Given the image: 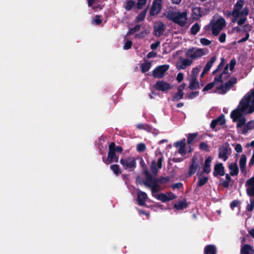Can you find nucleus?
I'll return each mask as SVG.
<instances>
[{"label": "nucleus", "instance_id": "nucleus-29", "mask_svg": "<svg viewBox=\"0 0 254 254\" xmlns=\"http://www.w3.org/2000/svg\"><path fill=\"white\" fill-rule=\"evenodd\" d=\"M192 15L194 19H198L202 15V12L199 7H195L192 8Z\"/></svg>", "mask_w": 254, "mask_h": 254}, {"label": "nucleus", "instance_id": "nucleus-4", "mask_svg": "<svg viewBox=\"0 0 254 254\" xmlns=\"http://www.w3.org/2000/svg\"><path fill=\"white\" fill-rule=\"evenodd\" d=\"M248 14L249 9L245 6L244 0H239L234 5L231 14L232 16L231 21L237 23L239 25H243L246 21Z\"/></svg>", "mask_w": 254, "mask_h": 254}, {"label": "nucleus", "instance_id": "nucleus-18", "mask_svg": "<svg viewBox=\"0 0 254 254\" xmlns=\"http://www.w3.org/2000/svg\"><path fill=\"white\" fill-rule=\"evenodd\" d=\"M192 63V61L188 58L187 59H181L178 63L177 67L179 69H184L190 66Z\"/></svg>", "mask_w": 254, "mask_h": 254}, {"label": "nucleus", "instance_id": "nucleus-57", "mask_svg": "<svg viewBox=\"0 0 254 254\" xmlns=\"http://www.w3.org/2000/svg\"><path fill=\"white\" fill-rule=\"evenodd\" d=\"M184 79V74L180 72L178 74L177 76V80L179 82H181Z\"/></svg>", "mask_w": 254, "mask_h": 254}, {"label": "nucleus", "instance_id": "nucleus-17", "mask_svg": "<svg viewBox=\"0 0 254 254\" xmlns=\"http://www.w3.org/2000/svg\"><path fill=\"white\" fill-rule=\"evenodd\" d=\"M213 174L215 177L217 176H223L225 175L224 167L222 163H218L215 165Z\"/></svg>", "mask_w": 254, "mask_h": 254}, {"label": "nucleus", "instance_id": "nucleus-39", "mask_svg": "<svg viewBox=\"0 0 254 254\" xmlns=\"http://www.w3.org/2000/svg\"><path fill=\"white\" fill-rule=\"evenodd\" d=\"M200 68V66L193 68L191 71L190 77H195V78H196V76L199 73Z\"/></svg>", "mask_w": 254, "mask_h": 254}, {"label": "nucleus", "instance_id": "nucleus-28", "mask_svg": "<svg viewBox=\"0 0 254 254\" xmlns=\"http://www.w3.org/2000/svg\"><path fill=\"white\" fill-rule=\"evenodd\" d=\"M190 84L189 88L191 90L196 89L199 87V83L196 81L195 77H190Z\"/></svg>", "mask_w": 254, "mask_h": 254}, {"label": "nucleus", "instance_id": "nucleus-51", "mask_svg": "<svg viewBox=\"0 0 254 254\" xmlns=\"http://www.w3.org/2000/svg\"><path fill=\"white\" fill-rule=\"evenodd\" d=\"M145 149V146L143 143H140L138 144L137 146V149L139 152L143 151Z\"/></svg>", "mask_w": 254, "mask_h": 254}, {"label": "nucleus", "instance_id": "nucleus-8", "mask_svg": "<svg viewBox=\"0 0 254 254\" xmlns=\"http://www.w3.org/2000/svg\"><path fill=\"white\" fill-rule=\"evenodd\" d=\"M120 162L123 166L125 169L130 171L133 170L136 167V161L133 157H129L121 159Z\"/></svg>", "mask_w": 254, "mask_h": 254}, {"label": "nucleus", "instance_id": "nucleus-45", "mask_svg": "<svg viewBox=\"0 0 254 254\" xmlns=\"http://www.w3.org/2000/svg\"><path fill=\"white\" fill-rule=\"evenodd\" d=\"M196 137V134L192 133L189 135L188 137V143L191 144Z\"/></svg>", "mask_w": 254, "mask_h": 254}, {"label": "nucleus", "instance_id": "nucleus-16", "mask_svg": "<svg viewBox=\"0 0 254 254\" xmlns=\"http://www.w3.org/2000/svg\"><path fill=\"white\" fill-rule=\"evenodd\" d=\"M165 26L162 22L156 23L154 26V31L156 36L159 37L163 34Z\"/></svg>", "mask_w": 254, "mask_h": 254}, {"label": "nucleus", "instance_id": "nucleus-31", "mask_svg": "<svg viewBox=\"0 0 254 254\" xmlns=\"http://www.w3.org/2000/svg\"><path fill=\"white\" fill-rule=\"evenodd\" d=\"M254 250L249 245H244L241 249V254H253Z\"/></svg>", "mask_w": 254, "mask_h": 254}, {"label": "nucleus", "instance_id": "nucleus-46", "mask_svg": "<svg viewBox=\"0 0 254 254\" xmlns=\"http://www.w3.org/2000/svg\"><path fill=\"white\" fill-rule=\"evenodd\" d=\"M92 22L96 25L100 24L102 22L100 16L99 15L95 16L92 20Z\"/></svg>", "mask_w": 254, "mask_h": 254}, {"label": "nucleus", "instance_id": "nucleus-59", "mask_svg": "<svg viewBox=\"0 0 254 254\" xmlns=\"http://www.w3.org/2000/svg\"><path fill=\"white\" fill-rule=\"evenodd\" d=\"M114 149V151L116 152H122L123 149L122 147L120 146H116L115 144L114 143V146L113 147Z\"/></svg>", "mask_w": 254, "mask_h": 254}, {"label": "nucleus", "instance_id": "nucleus-26", "mask_svg": "<svg viewBox=\"0 0 254 254\" xmlns=\"http://www.w3.org/2000/svg\"><path fill=\"white\" fill-rule=\"evenodd\" d=\"M247 162V157L246 155L243 154L241 155L240 161H239V166L240 168L241 171L243 173H245L246 172V165Z\"/></svg>", "mask_w": 254, "mask_h": 254}, {"label": "nucleus", "instance_id": "nucleus-23", "mask_svg": "<svg viewBox=\"0 0 254 254\" xmlns=\"http://www.w3.org/2000/svg\"><path fill=\"white\" fill-rule=\"evenodd\" d=\"M216 61V58L215 57H212L210 60L206 64L201 74V77H203V76L206 74L211 68L212 65L215 63Z\"/></svg>", "mask_w": 254, "mask_h": 254}, {"label": "nucleus", "instance_id": "nucleus-41", "mask_svg": "<svg viewBox=\"0 0 254 254\" xmlns=\"http://www.w3.org/2000/svg\"><path fill=\"white\" fill-rule=\"evenodd\" d=\"M146 10H145L139 14V15L136 17L137 22L141 21L144 19L146 15Z\"/></svg>", "mask_w": 254, "mask_h": 254}, {"label": "nucleus", "instance_id": "nucleus-62", "mask_svg": "<svg viewBox=\"0 0 254 254\" xmlns=\"http://www.w3.org/2000/svg\"><path fill=\"white\" fill-rule=\"evenodd\" d=\"M249 37V34L248 33H246V37L245 38L241 39L238 42L241 43V42H245L248 39Z\"/></svg>", "mask_w": 254, "mask_h": 254}, {"label": "nucleus", "instance_id": "nucleus-60", "mask_svg": "<svg viewBox=\"0 0 254 254\" xmlns=\"http://www.w3.org/2000/svg\"><path fill=\"white\" fill-rule=\"evenodd\" d=\"M182 186V184L181 183H178L176 184H174L172 185V188L173 189L180 188Z\"/></svg>", "mask_w": 254, "mask_h": 254}, {"label": "nucleus", "instance_id": "nucleus-35", "mask_svg": "<svg viewBox=\"0 0 254 254\" xmlns=\"http://www.w3.org/2000/svg\"><path fill=\"white\" fill-rule=\"evenodd\" d=\"M208 180V179L207 177H199L198 179L197 186H202L207 182Z\"/></svg>", "mask_w": 254, "mask_h": 254}, {"label": "nucleus", "instance_id": "nucleus-58", "mask_svg": "<svg viewBox=\"0 0 254 254\" xmlns=\"http://www.w3.org/2000/svg\"><path fill=\"white\" fill-rule=\"evenodd\" d=\"M156 53L154 52H149L147 55V58L148 59H150V58H154L156 56Z\"/></svg>", "mask_w": 254, "mask_h": 254}, {"label": "nucleus", "instance_id": "nucleus-52", "mask_svg": "<svg viewBox=\"0 0 254 254\" xmlns=\"http://www.w3.org/2000/svg\"><path fill=\"white\" fill-rule=\"evenodd\" d=\"M252 26L250 24H246L244 25L243 27V30L247 33H248L249 31H251L252 29Z\"/></svg>", "mask_w": 254, "mask_h": 254}, {"label": "nucleus", "instance_id": "nucleus-14", "mask_svg": "<svg viewBox=\"0 0 254 254\" xmlns=\"http://www.w3.org/2000/svg\"><path fill=\"white\" fill-rule=\"evenodd\" d=\"M174 146L177 148L179 153L182 155L184 156L186 154V151L185 149L186 141L185 139L177 141L174 143Z\"/></svg>", "mask_w": 254, "mask_h": 254}, {"label": "nucleus", "instance_id": "nucleus-6", "mask_svg": "<svg viewBox=\"0 0 254 254\" xmlns=\"http://www.w3.org/2000/svg\"><path fill=\"white\" fill-rule=\"evenodd\" d=\"M225 25V20L221 17L216 20H212L206 28L210 30L214 36H217Z\"/></svg>", "mask_w": 254, "mask_h": 254}, {"label": "nucleus", "instance_id": "nucleus-49", "mask_svg": "<svg viewBox=\"0 0 254 254\" xmlns=\"http://www.w3.org/2000/svg\"><path fill=\"white\" fill-rule=\"evenodd\" d=\"M198 95V92L197 91H195V92H191L189 94H188V95L187 96H188V98L189 99H193L194 98V97L197 96Z\"/></svg>", "mask_w": 254, "mask_h": 254}, {"label": "nucleus", "instance_id": "nucleus-27", "mask_svg": "<svg viewBox=\"0 0 254 254\" xmlns=\"http://www.w3.org/2000/svg\"><path fill=\"white\" fill-rule=\"evenodd\" d=\"M228 167L231 176H236L238 174L239 169L236 163H231L229 165Z\"/></svg>", "mask_w": 254, "mask_h": 254}, {"label": "nucleus", "instance_id": "nucleus-22", "mask_svg": "<svg viewBox=\"0 0 254 254\" xmlns=\"http://www.w3.org/2000/svg\"><path fill=\"white\" fill-rule=\"evenodd\" d=\"M147 195L146 193L142 191H139L137 193V201L139 205H144L145 204Z\"/></svg>", "mask_w": 254, "mask_h": 254}, {"label": "nucleus", "instance_id": "nucleus-56", "mask_svg": "<svg viewBox=\"0 0 254 254\" xmlns=\"http://www.w3.org/2000/svg\"><path fill=\"white\" fill-rule=\"evenodd\" d=\"M235 149L238 153H240L242 151V147L240 144H237L235 145Z\"/></svg>", "mask_w": 254, "mask_h": 254}, {"label": "nucleus", "instance_id": "nucleus-15", "mask_svg": "<svg viewBox=\"0 0 254 254\" xmlns=\"http://www.w3.org/2000/svg\"><path fill=\"white\" fill-rule=\"evenodd\" d=\"M162 0H154L150 10V14L154 15L158 14L161 8Z\"/></svg>", "mask_w": 254, "mask_h": 254}, {"label": "nucleus", "instance_id": "nucleus-11", "mask_svg": "<svg viewBox=\"0 0 254 254\" xmlns=\"http://www.w3.org/2000/svg\"><path fill=\"white\" fill-rule=\"evenodd\" d=\"M114 143H112L109 145V151L108 153V158L106 159H103L104 162L106 164H109L112 162H118V157L116 155L115 151H114L113 147Z\"/></svg>", "mask_w": 254, "mask_h": 254}, {"label": "nucleus", "instance_id": "nucleus-34", "mask_svg": "<svg viewBox=\"0 0 254 254\" xmlns=\"http://www.w3.org/2000/svg\"><path fill=\"white\" fill-rule=\"evenodd\" d=\"M151 67V63L146 62L142 64L141 66V71L142 72H145L148 71Z\"/></svg>", "mask_w": 254, "mask_h": 254}, {"label": "nucleus", "instance_id": "nucleus-63", "mask_svg": "<svg viewBox=\"0 0 254 254\" xmlns=\"http://www.w3.org/2000/svg\"><path fill=\"white\" fill-rule=\"evenodd\" d=\"M200 147L202 149L206 150L207 148V145L206 143L204 142L201 143L200 144Z\"/></svg>", "mask_w": 254, "mask_h": 254}, {"label": "nucleus", "instance_id": "nucleus-47", "mask_svg": "<svg viewBox=\"0 0 254 254\" xmlns=\"http://www.w3.org/2000/svg\"><path fill=\"white\" fill-rule=\"evenodd\" d=\"M132 46V42L130 40H127L124 46V49L128 50L131 48Z\"/></svg>", "mask_w": 254, "mask_h": 254}, {"label": "nucleus", "instance_id": "nucleus-1", "mask_svg": "<svg viewBox=\"0 0 254 254\" xmlns=\"http://www.w3.org/2000/svg\"><path fill=\"white\" fill-rule=\"evenodd\" d=\"M236 64L235 60H232L230 64H227L223 71L221 72L225 64L224 60L222 59L217 68L213 71V74L218 73V74L214 78V83L218 84L219 83L225 82L224 84L216 88L215 91L216 93L220 94H225L237 82L236 78L234 77H230V74L234 68Z\"/></svg>", "mask_w": 254, "mask_h": 254}, {"label": "nucleus", "instance_id": "nucleus-10", "mask_svg": "<svg viewBox=\"0 0 254 254\" xmlns=\"http://www.w3.org/2000/svg\"><path fill=\"white\" fill-rule=\"evenodd\" d=\"M169 66L167 64L159 65L156 67L152 71V75L157 78L163 77L165 72L168 70Z\"/></svg>", "mask_w": 254, "mask_h": 254}, {"label": "nucleus", "instance_id": "nucleus-61", "mask_svg": "<svg viewBox=\"0 0 254 254\" xmlns=\"http://www.w3.org/2000/svg\"><path fill=\"white\" fill-rule=\"evenodd\" d=\"M239 204V201H237V200H234L231 203V208H234L236 206H237V205H238Z\"/></svg>", "mask_w": 254, "mask_h": 254}, {"label": "nucleus", "instance_id": "nucleus-36", "mask_svg": "<svg viewBox=\"0 0 254 254\" xmlns=\"http://www.w3.org/2000/svg\"><path fill=\"white\" fill-rule=\"evenodd\" d=\"M200 30V26L197 23L194 24L191 28V33L192 35H195Z\"/></svg>", "mask_w": 254, "mask_h": 254}, {"label": "nucleus", "instance_id": "nucleus-40", "mask_svg": "<svg viewBox=\"0 0 254 254\" xmlns=\"http://www.w3.org/2000/svg\"><path fill=\"white\" fill-rule=\"evenodd\" d=\"M215 84H217L216 83H214V81L212 82L209 83L207 84L203 89V91H207L209 90L212 89Z\"/></svg>", "mask_w": 254, "mask_h": 254}, {"label": "nucleus", "instance_id": "nucleus-2", "mask_svg": "<svg viewBox=\"0 0 254 254\" xmlns=\"http://www.w3.org/2000/svg\"><path fill=\"white\" fill-rule=\"evenodd\" d=\"M254 112V89L248 92L241 100L238 107L231 113V118L237 126L240 127L245 123V116Z\"/></svg>", "mask_w": 254, "mask_h": 254}, {"label": "nucleus", "instance_id": "nucleus-9", "mask_svg": "<svg viewBox=\"0 0 254 254\" xmlns=\"http://www.w3.org/2000/svg\"><path fill=\"white\" fill-rule=\"evenodd\" d=\"M231 153V149L228 144H223L219 148L218 157L225 162L228 159Z\"/></svg>", "mask_w": 254, "mask_h": 254}, {"label": "nucleus", "instance_id": "nucleus-5", "mask_svg": "<svg viewBox=\"0 0 254 254\" xmlns=\"http://www.w3.org/2000/svg\"><path fill=\"white\" fill-rule=\"evenodd\" d=\"M164 15L168 19L181 27L185 26L188 23V13L186 11L181 12L170 8L165 12Z\"/></svg>", "mask_w": 254, "mask_h": 254}, {"label": "nucleus", "instance_id": "nucleus-48", "mask_svg": "<svg viewBox=\"0 0 254 254\" xmlns=\"http://www.w3.org/2000/svg\"><path fill=\"white\" fill-rule=\"evenodd\" d=\"M140 25H137L134 28L131 29L129 32L127 33V35H129L132 33H134L136 31H138L140 29Z\"/></svg>", "mask_w": 254, "mask_h": 254}, {"label": "nucleus", "instance_id": "nucleus-50", "mask_svg": "<svg viewBox=\"0 0 254 254\" xmlns=\"http://www.w3.org/2000/svg\"><path fill=\"white\" fill-rule=\"evenodd\" d=\"M226 37V35L225 33H223L221 34L219 37V41L221 43H224L225 42Z\"/></svg>", "mask_w": 254, "mask_h": 254}, {"label": "nucleus", "instance_id": "nucleus-19", "mask_svg": "<svg viewBox=\"0 0 254 254\" xmlns=\"http://www.w3.org/2000/svg\"><path fill=\"white\" fill-rule=\"evenodd\" d=\"M186 87V84L185 83L182 84L180 85L178 88V92L175 93L173 96V101H178L180 99H182L184 96V92L183 91L185 89Z\"/></svg>", "mask_w": 254, "mask_h": 254}, {"label": "nucleus", "instance_id": "nucleus-7", "mask_svg": "<svg viewBox=\"0 0 254 254\" xmlns=\"http://www.w3.org/2000/svg\"><path fill=\"white\" fill-rule=\"evenodd\" d=\"M209 51L207 48L192 47L187 51L186 56L193 62V60L198 59L207 55Z\"/></svg>", "mask_w": 254, "mask_h": 254}, {"label": "nucleus", "instance_id": "nucleus-44", "mask_svg": "<svg viewBox=\"0 0 254 254\" xmlns=\"http://www.w3.org/2000/svg\"><path fill=\"white\" fill-rule=\"evenodd\" d=\"M200 42L203 46H208L211 43V41L206 38H201Z\"/></svg>", "mask_w": 254, "mask_h": 254}, {"label": "nucleus", "instance_id": "nucleus-25", "mask_svg": "<svg viewBox=\"0 0 254 254\" xmlns=\"http://www.w3.org/2000/svg\"><path fill=\"white\" fill-rule=\"evenodd\" d=\"M212 160L211 157H207L205 160L204 166L203 168V173L208 174L211 171V163Z\"/></svg>", "mask_w": 254, "mask_h": 254}, {"label": "nucleus", "instance_id": "nucleus-24", "mask_svg": "<svg viewBox=\"0 0 254 254\" xmlns=\"http://www.w3.org/2000/svg\"><path fill=\"white\" fill-rule=\"evenodd\" d=\"M225 123V119L224 115H221L216 119L214 120L211 123V127L214 128L217 125H223Z\"/></svg>", "mask_w": 254, "mask_h": 254}, {"label": "nucleus", "instance_id": "nucleus-37", "mask_svg": "<svg viewBox=\"0 0 254 254\" xmlns=\"http://www.w3.org/2000/svg\"><path fill=\"white\" fill-rule=\"evenodd\" d=\"M137 128L139 129H144L147 131H151V127L147 124H140L136 125Z\"/></svg>", "mask_w": 254, "mask_h": 254}, {"label": "nucleus", "instance_id": "nucleus-53", "mask_svg": "<svg viewBox=\"0 0 254 254\" xmlns=\"http://www.w3.org/2000/svg\"><path fill=\"white\" fill-rule=\"evenodd\" d=\"M149 33V30H145V31L141 32L140 33H139L137 36H138L139 37L142 38V37H145V36L146 35H147Z\"/></svg>", "mask_w": 254, "mask_h": 254}, {"label": "nucleus", "instance_id": "nucleus-64", "mask_svg": "<svg viewBox=\"0 0 254 254\" xmlns=\"http://www.w3.org/2000/svg\"><path fill=\"white\" fill-rule=\"evenodd\" d=\"M254 164V150L252 156L250 159V161L249 162V165L251 166V165H253Z\"/></svg>", "mask_w": 254, "mask_h": 254}, {"label": "nucleus", "instance_id": "nucleus-12", "mask_svg": "<svg viewBox=\"0 0 254 254\" xmlns=\"http://www.w3.org/2000/svg\"><path fill=\"white\" fill-rule=\"evenodd\" d=\"M154 88L158 90L165 92L171 89V85L170 83L163 81H157L154 85Z\"/></svg>", "mask_w": 254, "mask_h": 254}, {"label": "nucleus", "instance_id": "nucleus-38", "mask_svg": "<svg viewBox=\"0 0 254 254\" xmlns=\"http://www.w3.org/2000/svg\"><path fill=\"white\" fill-rule=\"evenodd\" d=\"M111 169L114 172V173L118 175L121 173V171L119 168V166L118 165H113L110 166Z\"/></svg>", "mask_w": 254, "mask_h": 254}, {"label": "nucleus", "instance_id": "nucleus-54", "mask_svg": "<svg viewBox=\"0 0 254 254\" xmlns=\"http://www.w3.org/2000/svg\"><path fill=\"white\" fill-rule=\"evenodd\" d=\"M254 208V203L253 201H251L250 204H248L247 207V209L249 211H252Z\"/></svg>", "mask_w": 254, "mask_h": 254}, {"label": "nucleus", "instance_id": "nucleus-30", "mask_svg": "<svg viewBox=\"0 0 254 254\" xmlns=\"http://www.w3.org/2000/svg\"><path fill=\"white\" fill-rule=\"evenodd\" d=\"M216 247L214 245H207L204 249V252L205 254H216Z\"/></svg>", "mask_w": 254, "mask_h": 254}, {"label": "nucleus", "instance_id": "nucleus-32", "mask_svg": "<svg viewBox=\"0 0 254 254\" xmlns=\"http://www.w3.org/2000/svg\"><path fill=\"white\" fill-rule=\"evenodd\" d=\"M198 167L197 164L195 163V159L193 158L192 159V164L190 166L189 169V173L191 175L195 173Z\"/></svg>", "mask_w": 254, "mask_h": 254}, {"label": "nucleus", "instance_id": "nucleus-33", "mask_svg": "<svg viewBox=\"0 0 254 254\" xmlns=\"http://www.w3.org/2000/svg\"><path fill=\"white\" fill-rule=\"evenodd\" d=\"M187 207V204L185 200L178 201L174 204V207L178 210H182Z\"/></svg>", "mask_w": 254, "mask_h": 254}, {"label": "nucleus", "instance_id": "nucleus-13", "mask_svg": "<svg viewBox=\"0 0 254 254\" xmlns=\"http://www.w3.org/2000/svg\"><path fill=\"white\" fill-rule=\"evenodd\" d=\"M245 186L248 195L254 196V176L247 180Z\"/></svg>", "mask_w": 254, "mask_h": 254}, {"label": "nucleus", "instance_id": "nucleus-3", "mask_svg": "<svg viewBox=\"0 0 254 254\" xmlns=\"http://www.w3.org/2000/svg\"><path fill=\"white\" fill-rule=\"evenodd\" d=\"M144 172L146 175V178L143 181V184L150 189L152 195L154 197L163 202L173 200L176 198V195L171 192L158 193V192L160 190L161 188L158 184V180L156 178L151 177L147 171H144Z\"/></svg>", "mask_w": 254, "mask_h": 254}, {"label": "nucleus", "instance_id": "nucleus-55", "mask_svg": "<svg viewBox=\"0 0 254 254\" xmlns=\"http://www.w3.org/2000/svg\"><path fill=\"white\" fill-rule=\"evenodd\" d=\"M160 44V42L159 41H157V42H156L155 43H152L150 47L152 50H155L159 47Z\"/></svg>", "mask_w": 254, "mask_h": 254}, {"label": "nucleus", "instance_id": "nucleus-43", "mask_svg": "<svg viewBox=\"0 0 254 254\" xmlns=\"http://www.w3.org/2000/svg\"><path fill=\"white\" fill-rule=\"evenodd\" d=\"M147 0H138L137 4L136 7L138 9L142 8L146 4Z\"/></svg>", "mask_w": 254, "mask_h": 254}, {"label": "nucleus", "instance_id": "nucleus-20", "mask_svg": "<svg viewBox=\"0 0 254 254\" xmlns=\"http://www.w3.org/2000/svg\"><path fill=\"white\" fill-rule=\"evenodd\" d=\"M162 158L160 157L157 161H153L151 166V170L152 173L156 174L158 170L162 167Z\"/></svg>", "mask_w": 254, "mask_h": 254}, {"label": "nucleus", "instance_id": "nucleus-42", "mask_svg": "<svg viewBox=\"0 0 254 254\" xmlns=\"http://www.w3.org/2000/svg\"><path fill=\"white\" fill-rule=\"evenodd\" d=\"M135 3L133 1H129L127 2V5L126 6V9L127 10H130L133 7L135 6Z\"/></svg>", "mask_w": 254, "mask_h": 254}, {"label": "nucleus", "instance_id": "nucleus-21", "mask_svg": "<svg viewBox=\"0 0 254 254\" xmlns=\"http://www.w3.org/2000/svg\"><path fill=\"white\" fill-rule=\"evenodd\" d=\"M251 124V121H250L247 124L245 123L244 125L240 127L236 126L238 132L242 134H246L250 130L252 129Z\"/></svg>", "mask_w": 254, "mask_h": 254}]
</instances>
